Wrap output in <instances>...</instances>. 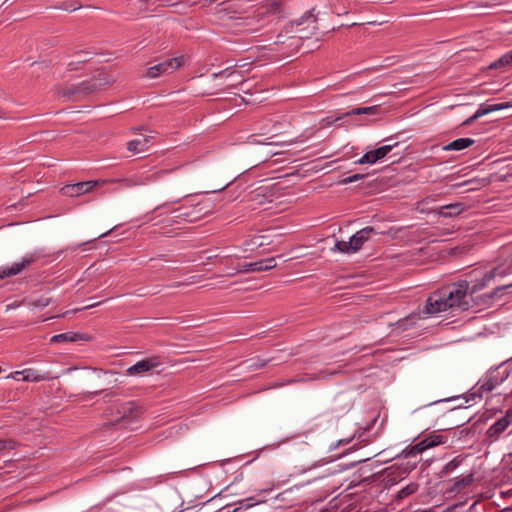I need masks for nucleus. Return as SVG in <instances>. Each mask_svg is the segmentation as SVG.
<instances>
[{"instance_id":"nucleus-2","label":"nucleus","mask_w":512,"mask_h":512,"mask_svg":"<svg viewBox=\"0 0 512 512\" xmlns=\"http://www.w3.org/2000/svg\"><path fill=\"white\" fill-rule=\"evenodd\" d=\"M173 215L167 217L163 222L166 226H172L173 224H180L179 220H183L185 222L193 223L197 220L201 219L202 216L206 213L203 208L195 206L193 208L180 207L178 209L173 210Z\"/></svg>"},{"instance_id":"nucleus-1","label":"nucleus","mask_w":512,"mask_h":512,"mask_svg":"<svg viewBox=\"0 0 512 512\" xmlns=\"http://www.w3.org/2000/svg\"><path fill=\"white\" fill-rule=\"evenodd\" d=\"M504 274L505 271L497 267L485 273L483 278L471 287L465 280L444 287L443 295L446 297L448 309L468 310L470 307V303L467 300L468 294L473 295L477 293L485 288L496 276H504Z\"/></svg>"},{"instance_id":"nucleus-56","label":"nucleus","mask_w":512,"mask_h":512,"mask_svg":"<svg viewBox=\"0 0 512 512\" xmlns=\"http://www.w3.org/2000/svg\"><path fill=\"white\" fill-rule=\"evenodd\" d=\"M264 365H265V363L263 362V363H260V364L258 365V367H259V368H261V367H263Z\"/></svg>"},{"instance_id":"nucleus-60","label":"nucleus","mask_w":512,"mask_h":512,"mask_svg":"<svg viewBox=\"0 0 512 512\" xmlns=\"http://www.w3.org/2000/svg\"><path fill=\"white\" fill-rule=\"evenodd\" d=\"M511 261H512V258H511Z\"/></svg>"},{"instance_id":"nucleus-40","label":"nucleus","mask_w":512,"mask_h":512,"mask_svg":"<svg viewBox=\"0 0 512 512\" xmlns=\"http://www.w3.org/2000/svg\"><path fill=\"white\" fill-rule=\"evenodd\" d=\"M236 73L237 72L235 70H230V68H226L218 73H214L213 77L214 78L221 77V76L230 77V76L235 75Z\"/></svg>"},{"instance_id":"nucleus-54","label":"nucleus","mask_w":512,"mask_h":512,"mask_svg":"<svg viewBox=\"0 0 512 512\" xmlns=\"http://www.w3.org/2000/svg\"><path fill=\"white\" fill-rule=\"evenodd\" d=\"M448 400H449V399H446L445 401H448ZM442 401H443V400H437V401H435L433 404L440 403V402H442Z\"/></svg>"},{"instance_id":"nucleus-10","label":"nucleus","mask_w":512,"mask_h":512,"mask_svg":"<svg viewBox=\"0 0 512 512\" xmlns=\"http://www.w3.org/2000/svg\"><path fill=\"white\" fill-rule=\"evenodd\" d=\"M446 297L443 295V288L434 292L426 301L425 313L437 314L448 310Z\"/></svg>"},{"instance_id":"nucleus-26","label":"nucleus","mask_w":512,"mask_h":512,"mask_svg":"<svg viewBox=\"0 0 512 512\" xmlns=\"http://www.w3.org/2000/svg\"><path fill=\"white\" fill-rule=\"evenodd\" d=\"M419 319L418 314H411L408 317H405L403 319L398 320L395 325L400 327L403 331L407 330L409 326H412L415 324V320Z\"/></svg>"},{"instance_id":"nucleus-16","label":"nucleus","mask_w":512,"mask_h":512,"mask_svg":"<svg viewBox=\"0 0 512 512\" xmlns=\"http://www.w3.org/2000/svg\"><path fill=\"white\" fill-rule=\"evenodd\" d=\"M90 339L91 336L89 335L70 331L52 336L50 339V343L89 341Z\"/></svg>"},{"instance_id":"nucleus-27","label":"nucleus","mask_w":512,"mask_h":512,"mask_svg":"<svg viewBox=\"0 0 512 512\" xmlns=\"http://www.w3.org/2000/svg\"><path fill=\"white\" fill-rule=\"evenodd\" d=\"M82 5L78 0H64L59 3L58 8L66 11H75L81 8Z\"/></svg>"},{"instance_id":"nucleus-8","label":"nucleus","mask_w":512,"mask_h":512,"mask_svg":"<svg viewBox=\"0 0 512 512\" xmlns=\"http://www.w3.org/2000/svg\"><path fill=\"white\" fill-rule=\"evenodd\" d=\"M97 91L96 83L92 80L83 81L77 85H71L70 87L63 88L59 94L63 97H86Z\"/></svg>"},{"instance_id":"nucleus-49","label":"nucleus","mask_w":512,"mask_h":512,"mask_svg":"<svg viewBox=\"0 0 512 512\" xmlns=\"http://www.w3.org/2000/svg\"><path fill=\"white\" fill-rule=\"evenodd\" d=\"M294 142V140H289V141H284V142H281L280 144L284 145V144H292Z\"/></svg>"},{"instance_id":"nucleus-53","label":"nucleus","mask_w":512,"mask_h":512,"mask_svg":"<svg viewBox=\"0 0 512 512\" xmlns=\"http://www.w3.org/2000/svg\"><path fill=\"white\" fill-rule=\"evenodd\" d=\"M466 184H468V181L467 182H463L461 184H456L455 186H462V185H466Z\"/></svg>"},{"instance_id":"nucleus-32","label":"nucleus","mask_w":512,"mask_h":512,"mask_svg":"<svg viewBox=\"0 0 512 512\" xmlns=\"http://www.w3.org/2000/svg\"><path fill=\"white\" fill-rule=\"evenodd\" d=\"M17 446V442L13 439H0V453L13 450Z\"/></svg>"},{"instance_id":"nucleus-58","label":"nucleus","mask_w":512,"mask_h":512,"mask_svg":"<svg viewBox=\"0 0 512 512\" xmlns=\"http://www.w3.org/2000/svg\"><path fill=\"white\" fill-rule=\"evenodd\" d=\"M238 84L243 85V84H244V81H243V80H240V81H238Z\"/></svg>"},{"instance_id":"nucleus-55","label":"nucleus","mask_w":512,"mask_h":512,"mask_svg":"<svg viewBox=\"0 0 512 512\" xmlns=\"http://www.w3.org/2000/svg\"><path fill=\"white\" fill-rule=\"evenodd\" d=\"M167 205H168V203H164L163 205H161V206L157 207L156 209H159V208L164 207V206H167Z\"/></svg>"},{"instance_id":"nucleus-17","label":"nucleus","mask_w":512,"mask_h":512,"mask_svg":"<svg viewBox=\"0 0 512 512\" xmlns=\"http://www.w3.org/2000/svg\"><path fill=\"white\" fill-rule=\"evenodd\" d=\"M15 378L17 380L39 382L49 379L47 375L37 374L33 369H25L23 371L15 372Z\"/></svg>"},{"instance_id":"nucleus-46","label":"nucleus","mask_w":512,"mask_h":512,"mask_svg":"<svg viewBox=\"0 0 512 512\" xmlns=\"http://www.w3.org/2000/svg\"><path fill=\"white\" fill-rule=\"evenodd\" d=\"M183 285H184V283L178 282V283H175V284L171 285L170 287H174L175 288V287H180V286H183Z\"/></svg>"},{"instance_id":"nucleus-30","label":"nucleus","mask_w":512,"mask_h":512,"mask_svg":"<svg viewBox=\"0 0 512 512\" xmlns=\"http://www.w3.org/2000/svg\"><path fill=\"white\" fill-rule=\"evenodd\" d=\"M267 199L268 196L266 195V190L263 188L255 190L251 195V200L257 202L260 205L264 204Z\"/></svg>"},{"instance_id":"nucleus-19","label":"nucleus","mask_w":512,"mask_h":512,"mask_svg":"<svg viewBox=\"0 0 512 512\" xmlns=\"http://www.w3.org/2000/svg\"><path fill=\"white\" fill-rule=\"evenodd\" d=\"M464 210V204L463 203H454L442 206L438 214L443 217H454L459 215Z\"/></svg>"},{"instance_id":"nucleus-43","label":"nucleus","mask_w":512,"mask_h":512,"mask_svg":"<svg viewBox=\"0 0 512 512\" xmlns=\"http://www.w3.org/2000/svg\"><path fill=\"white\" fill-rule=\"evenodd\" d=\"M103 392H106V390L90 392V393H88L87 395L84 396V399H90L93 395H97V394L103 393Z\"/></svg>"},{"instance_id":"nucleus-31","label":"nucleus","mask_w":512,"mask_h":512,"mask_svg":"<svg viewBox=\"0 0 512 512\" xmlns=\"http://www.w3.org/2000/svg\"><path fill=\"white\" fill-rule=\"evenodd\" d=\"M288 32H286V34H283L282 32L279 33L276 37V40L274 41V44H284L286 42V40L290 39V40H294V41H299L300 39L303 38L302 35H291V36H287Z\"/></svg>"},{"instance_id":"nucleus-34","label":"nucleus","mask_w":512,"mask_h":512,"mask_svg":"<svg viewBox=\"0 0 512 512\" xmlns=\"http://www.w3.org/2000/svg\"><path fill=\"white\" fill-rule=\"evenodd\" d=\"M417 489H418V484L410 483L399 491V497L400 498L407 497V496L415 493L417 491Z\"/></svg>"},{"instance_id":"nucleus-29","label":"nucleus","mask_w":512,"mask_h":512,"mask_svg":"<svg viewBox=\"0 0 512 512\" xmlns=\"http://www.w3.org/2000/svg\"><path fill=\"white\" fill-rule=\"evenodd\" d=\"M112 182H118L122 187H132L145 184L141 177H132L129 179L113 180Z\"/></svg>"},{"instance_id":"nucleus-4","label":"nucleus","mask_w":512,"mask_h":512,"mask_svg":"<svg viewBox=\"0 0 512 512\" xmlns=\"http://www.w3.org/2000/svg\"><path fill=\"white\" fill-rule=\"evenodd\" d=\"M446 440H447L446 437H444L440 434L431 433L428 436H426L425 438H423L420 442L413 445L410 449H405L403 451V454L407 458L415 457L416 455L422 453L423 451H425L429 448H432L439 444H444L446 442Z\"/></svg>"},{"instance_id":"nucleus-39","label":"nucleus","mask_w":512,"mask_h":512,"mask_svg":"<svg viewBox=\"0 0 512 512\" xmlns=\"http://www.w3.org/2000/svg\"><path fill=\"white\" fill-rule=\"evenodd\" d=\"M281 5L279 2L273 1L270 3L269 7L266 10V13L276 14L280 12Z\"/></svg>"},{"instance_id":"nucleus-25","label":"nucleus","mask_w":512,"mask_h":512,"mask_svg":"<svg viewBox=\"0 0 512 512\" xmlns=\"http://www.w3.org/2000/svg\"><path fill=\"white\" fill-rule=\"evenodd\" d=\"M473 481V475L469 474L462 478H457L451 488L454 492H460L462 489L470 485Z\"/></svg>"},{"instance_id":"nucleus-44","label":"nucleus","mask_w":512,"mask_h":512,"mask_svg":"<svg viewBox=\"0 0 512 512\" xmlns=\"http://www.w3.org/2000/svg\"><path fill=\"white\" fill-rule=\"evenodd\" d=\"M114 229H115V227H114V228H112V229H110V230H108V231H107V232H105V233L100 234L97 238L106 237V236H107L111 231H113Z\"/></svg>"},{"instance_id":"nucleus-13","label":"nucleus","mask_w":512,"mask_h":512,"mask_svg":"<svg viewBox=\"0 0 512 512\" xmlns=\"http://www.w3.org/2000/svg\"><path fill=\"white\" fill-rule=\"evenodd\" d=\"M508 107H512V103L510 102H501V103H497V104H484V105H481L479 107V109L474 113L473 116H471L470 118H468L463 124L465 125H469L471 124L473 121H475L476 119L488 114V113H491V112H494V111H498V110H502V109H505V108H508Z\"/></svg>"},{"instance_id":"nucleus-22","label":"nucleus","mask_w":512,"mask_h":512,"mask_svg":"<svg viewBox=\"0 0 512 512\" xmlns=\"http://www.w3.org/2000/svg\"><path fill=\"white\" fill-rule=\"evenodd\" d=\"M255 17H244V18H238L236 19L235 26L238 28L239 31L244 32H256L257 29L253 28L252 25L255 22Z\"/></svg>"},{"instance_id":"nucleus-41","label":"nucleus","mask_w":512,"mask_h":512,"mask_svg":"<svg viewBox=\"0 0 512 512\" xmlns=\"http://www.w3.org/2000/svg\"><path fill=\"white\" fill-rule=\"evenodd\" d=\"M181 0H157L155 4L158 6L169 7L179 3Z\"/></svg>"},{"instance_id":"nucleus-38","label":"nucleus","mask_w":512,"mask_h":512,"mask_svg":"<svg viewBox=\"0 0 512 512\" xmlns=\"http://www.w3.org/2000/svg\"><path fill=\"white\" fill-rule=\"evenodd\" d=\"M364 177H365L364 174H354V175L348 176V177L340 180V183L341 184H349V183H353V182L362 180Z\"/></svg>"},{"instance_id":"nucleus-37","label":"nucleus","mask_w":512,"mask_h":512,"mask_svg":"<svg viewBox=\"0 0 512 512\" xmlns=\"http://www.w3.org/2000/svg\"><path fill=\"white\" fill-rule=\"evenodd\" d=\"M512 287V282L509 284L501 285L496 287L491 293L488 294L489 298L498 297L499 295H502L503 291H505L508 288Z\"/></svg>"},{"instance_id":"nucleus-35","label":"nucleus","mask_w":512,"mask_h":512,"mask_svg":"<svg viewBox=\"0 0 512 512\" xmlns=\"http://www.w3.org/2000/svg\"><path fill=\"white\" fill-rule=\"evenodd\" d=\"M143 142L147 143L148 139H144L143 141L138 139L131 140L127 143V149L131 152H139L143 150L142 148H140Z\"/></svg>"},{"instance_id":"nucleus-20","label":"nucleus","mask_w":512,"mask_h":512,"mask_svg":"<svg viewBox=\"0 0 512 512\" xmlns=\"http://www.w3.org/2000/svg\"><path fill=\"white\" fill-rule=\"evenodd\" d=\"M512 66V50L502 55L500 58L492 62L488 69L500 70Z\"/></svg>"},{"instance_id":"nucleus-7","label":"nucleus","mask_w":512,"mask_h":512,"mask_svg":"<svg viewBox=\"0 0 512 512\" xmlns=\"http://www.w3.org/2000/svg\"><path fill=\"white\" fill-rule=\"evenodd\" d=\"M107 183L106 180H90L85 182H79L76 184L65 185L61 192L65 196L77 197L82 194L92 191L95 187L101 186Z\"/></svg>"},{"instance_id":"nucleus-47","label":"nucleus","mask_w":512,"mask_h":512,"mask_svg":"<svg viewBox=\"0 0 512 512\" xmlns=\"http://www.w3.org/2000/svg\"><path fill=\"white\" fill-rule=\"evenodd\" d=\"M99 304H100V302H98V303H93V304H89V305H87L85 308H86V309H88V308H92V307H95V306H97V305H99Z\"/></svg>"},{"instance_id":"nucleus-12","label":"nucleus","mask_w":512,"mask_h":512,"mask_svg":"<svg viewBox=\"0 0 512 512\" xmlns=\"http://www.w3.org/2000/svg\"><path fill=\"white\" fill-rule=\"evenodd\" d=\"M276 267V260L274 257L261 259L256 262L244 264L241 266H238L236 268V272H262V271H268L272 268Z\"/></svg>"},{"instance_id":"nucleus-48","label":"nucleus","mask_w":512,"mask_h":512,"mask_svg":"<svg viewBox=\"0 0 512 512\" xmlns=\"http://www.w3.org/2000/svg\"><path fill=\"white\" fill-rule=\"evenodd\" d=\"M237 273L238 272H236V270L234 272H233V270H230V273H228L227 276L232 277V276H234Z\"/></svg>"},{"instance_id":"nucleus-14","label":"nucleus","mask_w":512,"mask_h":512,"mask_svg":"<svg viewBox=\"0 0 512 512\" xmlns=\"http://www.w3.org/2000/svg\"><path fill=\"white\" fill-rule=\"evenodd\" d=\"M160 364L157 357H151L144 360H141L134 365L130 366L127 369V373L129 375H136L144 372H148L154 367H157Z\"/></svg>"},{"instance_id":"nucleus-50","label":"nucleus","mask_w":512,"mask_h":512,"mask_svg":"<svg viewBox=\"0 0 512 512\" xmlns=\"http://www.w3.org/2000/svg\"><path fill=\"white\" fill-rule=\"evenodd\" d=\"M349 442H350V439H348V440H340L339 444H347Z\"/></svg>"},{"instance_id":"nucleus-45","label":"nucleus","mask_w":512,"mask_h":512,"mask_svg":"<svg viewBox=\"0 0 512 512\" xmlns=\"http://www.w3.org/2000/svg\"><path fill=\"white\" fill-rule=\"evenodd\" d=\"M87 61H89V58H87L85 56L79 57V59H78V62H82V63L87 62Z\"/></svg>"},{"instance_id":"nucleus-33","label":"nucleus","mask_w":512,"mask_h":512,"mask_svg":"<svg viewBox=\"0 0 512 512\" xmlns=\"http://www.w3.org/2000/svg\"><path fill=\"white\" fill-rule=\"evenodd\" d=\"M459 464L460 461L457 458H454L453 460L449 461L441 470V476L447 475L450 472L454 471L459 466Z\"/></svg>"},{"instance_id":"nucleus-57","label":"nucleus","mask_w":512,"mask_h":512,"mask_svg":"<svg viewBox=\"0 0 512 512\" xmlns=\"http://www.w3.org/2000/svg\"><path fill=\"white\" fill-rule=\"evenodd\" d=\"M111 395H112V393H111V392H106V393H105V396H111Z\"/></svg>"},{"instance_id":"nucleus-24","label":"nucleus","mask_w":512,"mask_h":512,"mask_svg":"<svg viewBox=\"0 0 512 512\" xmlns=\"http://www.w3.org/2000/svg\"><path fill=\"white\" fill-rule=\"evenodd\" d=\"M503 381V378L499 379L495 375H490L479 387V391L491 392L495 387Z\"/></svg>"},{"instance_id":"nucleus-42","label":"nucleus","mask_w":512,"mask_h":512,"mask_svg":"<svg viewBox=\"0 0 512 512\" xmlns=\"http://www.w3.org/2000/svg\"><path fill=\"white\" fill-rule=\"evenodd\" d=\"M237 179V177L235 176L234 178H232L229 182H227L224 186L214 190V192H220L222 190H224L225 188H227L229 185H231L235 180Z\"/></svg>"},{"instance_id":"nucleus-51","label":"nucleus","mask_w":512,"mask_h":512,"mask_svg":"<svg viewBox=\"0 0 512 512\" xmlns=\"http://www.w3.org/2000/svg\"><path fill=\"white\" fill-rule=\"evenodd\" d=\"M254 504H255V503H250V502H249V503H247V504L245 505V508L252 507Z\"/></svg>"},{"instance_id":"nucleus-15","label":"nucleus","mask_w":512,"mask_h":512,"mask_svg":"<svg viewBox=\"0 0 512 512\" xmlns=\"http://www.w3.org/2000/svg\"><path fill=\"white\" fill-rule=\"evenodd\" d=\"M371 234H377L373 227L367 226L359 231H357L351 238L350 241L352 246L357 252L363 244L370 238Z\"/></svg>"},{"instance_id":"nucleus-23","label":"nucleus","mask_w":512,"mask_h":512,"mask_svg":"<svg viewBox=\"0 0 512 512\" xmlns=\"http://www.w3.org/2000/svg\"><path fill=\"white\" fill-rule=\"evenodd\" d=\"M93 83L97 85V91L102 89L103 87L112 84L115 79L106 72H99L97 76L92 79Z\"/></svg>"},{"instance_id":"nucleus-28","label":"nucleus","mask_w":512,"mask_h":512,"mask_svg":"<svg viewBox=\"0 0 512 512\" xmlns=\"http://www.w3.org/2000/svg\"><path fill=\"white\" fill-rule=\"evenodd\" d=\"M333 250H337L339 252L347 253V254L355 253V250H354L350 240L348 242L347 241H337L335 243V247Z\"/></svg>"},{"instance_id":"nucleus-21","label":"nucleus","mask_w":512,"mask_h":512,"mask_svg":"<svg viewBox=\"0 0 512 512\" xmlns=\"http://www.w3.org/2000/svg\"><path fill=\"white\" fill-rule=\"evenodd\" d=\"M378 111H379L378 106L354 108V109L348 111L347 113L343 114V116L337 117L335 120H339V119H342L343 117L351 116V115H362V114L375 115L378 113Z\"/></svg>"},{"instance_id":"nucleus-52","label":"nucleus","mask_w":512,"mask_h":512,"mask_svg":"<svg viewBox=\"0 0 512 512\" xmlns=\"http://www.w3.org/2000/svg\"><path fill=\"white\" fill-rule=\"evenodd\" d=\"M306 20H307V21H310V20H311L312 22H315V19H314V18L312 19V16L307 17V19H306Z\"/></svg>"},{"instance_id":"nucleus-59","label":"nucleus","mask_w":512,"mask_h":512,"mask_svg":"<svg viewBox=\"0 0 512 512\" xmlns=\"http://www.w3.org/2000/svg\"><path fill=\"white\" fill-rule=\"evenodd\" d=\"M244 65H240V64H235V67H243Z\"/></svg>"},{"instance_id":"nucleus-5","label":"nucleus","mask_w":512,"mask_h":512,"mask_svg":"<svg viewBox=\"0 0 512 512\" xmlns=\"http://www.w3.org/2000/svg\"><path fill=\"white\" fill-rule=\"evenodd\" d=\"M512 424V409H508L504 416L492 424L485 433V441L493 443L500 439L501 435Z\"/></svg>"},{"instance_id":"nucleus-11","label":"nucleus","mask_w":512,"mask_h":512,"mask_svg":"<svg viewBox=\"0 0 512 512\" xmlns=\"http://www.w3.org/2000/svg\"><path fill=\"white\" fill-rule=\"evenodd\" d=\"M398 145V142L390 145L381 146L375 150H371L366 152L359 160L356 161L357 164H374L378 160L383 159L387 156L394 147Z\"/></svg>"},{"instance_id":"nucleus-9","label":"nucleus","mask_w":512,"mask_h":512,"mask_svg":"<svg viewBox=\"0 0 512 512\" xmlns=\"http://www.w3.org/2000/svg\"><path fill=\"white\" fill-rule=\"evenodd\" d=\"M40 258L37 253H30L22 257L21 261L12 264L10 267L0 269V280L19 274L25 268L36 262Z\"/></svg>"},{"instance_id":"nucleus-6","label":"nucleus","mask_w":512,"mask_h":512,"mask_svg":"<svg viewBox=\"0 0 512 512\" xmlns=\"http://www.w3.org/2000/svg\"><path fill=\"white\" fill-rule=\"evenodd\" d=\"M143 411V407L136 401L122 403L117 410L120 417L116 420V423H129L137 420L143 414Z\"/></svg>"},{"instance_id":"nucleus-3","label":"nucleus","mask_w":512,"mask_h":512,"mask_svg":"<svg viewBox=\"0 0 512 512\" xmlns=\"http://www.w3.org/2000/svg\"><path fill=\"white\" fill-rule=\"evenodd\" d=\"M184 56L165 59L164 61L155 64L148 68L145 76L148 78H157L161 75L173 73L184 64Z\"/></svg>"},{"instance_id":"nucleus-36","label":"nucleus","mask_w":512,"mask_h":512,"mask_svg":"<svg viewBox=\"0 0 512 512\" xmlns=\"http://www.w3.org/2000/svg\"><path fill=\"white\" fill-rule=\"evenodd\" d=\"M51 299L48 297H40L29 302V305L36 308H43L50 304Z\"/></svg>"},{"instance_id":"nucleus-18","label":"nucleus","mask_w":512,"mask_h":512,"mask_svg":"<svg viewBox=\"0 0 512 512\" xmlns=\"http://www.w3.org/2000/svg\"><path fill=\"white\" fill-rule=\"evenodd\" d=\"M475 143L474 139L471 138H459L456 139L447 145L443 146L444 151H461L464 150L470 146H472Z\"/></svg>"}]
</instances>
